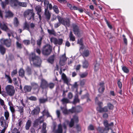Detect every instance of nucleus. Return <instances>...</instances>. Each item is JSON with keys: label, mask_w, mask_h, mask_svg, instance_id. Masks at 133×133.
<instances>
[{"label": "nucleus", "mask_w": 133, "mask_h": 133, "mask_svg": "<svg viewBox=\"0 0 133 133\" xmlns=\"http://www.w3.org/2000/svg\"><path fill=\"white\" fill-rule=\"evenodd\" d=\"M57 18L59 22L55 24L54 26L55 28H57L61 24H62L65 26H69L70 23L69 19H64L59 16H58Z\"/></svg>", "instance_id": "nucleus-1"}, {"label": "nucleus", "mask_w": 133, "mask_h": 133, "mask_svg": "<svg viewBox=\"0 0 133 133\" xmlns=\"http://www.w3.org/2000/svg\"><path fill=\"white\" fill-rule=\"evenodd\" d=\"M30 62L32 63L36 66H39L41 64V61L38 57L35 56L34 53H32L30 55Z\"/></svg>", "instance_id": "nucleus-2"}, {"label": "nucleus", "mask_w": 133, "mask_h": 133, "mask_svg": "<svg viewBox=\"0 0 133 133\" xmlns=\"http://www.w3.org/2000/svg\"><path fill=\"white\" fill-rule=\"evenodd\" d=\"M95 102L99 106V107L97 108V111H99L100 112H106L108 111V109L107 107H105L103 108L101 107L103 104L102 103L98 101L97 97H96L95 98Z\"/></svg>", "instance_id": "nucleus-3"}, {"label": "nucleus", "mask_w": 133, "mask_h": 133, "mask_svg": "<svg viewBox=\"0 0 133 133\" xmlns=\"http://www.w3.org/2000/svg\"><path fill=\"white\" fill-rule=\"evenodd\" d=\"M34 14L32 10L28 9L25 11L24 13V16L25 17L28 18V19H30L33 18Z\"/></svg>", "instance_id": "nucleus-4"}, {"label": "nucleus", "mask_w": 133, "mask_h": 133, "mask_svg": "<svg viewBox=\"0 0 133 133\" xmlns=\"http://www.w3.org/2000/svg\"><path fill=\"white\" fill-rule=\"evenodd\" d=\"M6 92L8 95L12 96L14 94L15 90L14 87L12 85H7L5 88Z\"/></svg>", "instance_id": "nucleus-5"}, {"label": "nucleus", "mask_w": 133, "mask_h": 133, "mask_svg": "<svg viewBox=\"0 0 133 133\" xmlns=\"http://www.w3.org/2000/svg\"><path fill=\"white\" fill-rule=\"evenodd\" d=\"M52 47L49 45H47L43 48L42 52L44 55H48L50 54L51 51Z\"/></svg>", "instance_id": "nucleus-6"}, {"label": "nucleus", "mask_w": 133, "mask_h": 133, "mask_svg": "<svg viewBox=\"0 0 133 133\" xmlns=\"http://www.w3.org/2000/svg\"><path fill=\"white\" fill-rule=\"evenodd\" d=\"M51 43H54L55 45H61L62 44L63 40L61 38L58 39L55 37H52L50 39Z\"/></svg>", "instance_id": "nucleus-7"}, {"label": "nucleus", "mask_w": 133, "mask_h": 133, "mask_svg": "<svg viewBox=\"0 0 133 133\" xmlns=\"http://www.w3.org/2000/svg\"><path fill=\"white\" fill-rule=\"evenodd\" d=\"M73 31L75 34L78 37H79L82 33V31L79 30L78 27L76 25H73Z\"/></svg>", "instance_id": "nucleus-8"}, {"label": "nucleus", "mask_w": 133, "mask_h": 133, "mask_svg": "<svg viewBox=\"0 0 133 133\" xmlns=\"http://www.w3.org/2000/svg\"><path fill=\"white\" fill-rule=\"evenodd\" d=\"M7 120L4 119V117L2 116L0 118V122L1 125L3 128H7L8 126V122Z\"/></svg>", "instance_id": "nucleus-9"}, {"label": "nucleus", "mask_w": 133, "mask_h": 133, "mask_svg": "<svg viewBox=\"0 0 133 133\" xmlns=\"http://www.w3.org/2000/svg\"><path fill=\"white\" fill-rule=\"evenodd\" d=\"M0 28L3 30L8 32L9 31L8 27L7 24L6 23L2 22L0 23Z\"/></svg>", "instance_id": "nucleus-10"}, {"label": "nucleus", "mask_w": 133, "mask_h": 133, "mask_svg": "<svg viewBox=\"0 0 133 133\" xmlns=\"http://www.w3.org/2000/svg\"><path fill=\"white\" fill-rule=\"evenodd\" d=\"M44 119L43 116H41L35 120L34 123V126L36 127L43 122L44 121Z\"/></svg>", "instance_id": "nucleus-11"}, {"label": "nucleus", "mask_w": 133, "mask_h": 133, "mask_svg": "<svg viewBox=\"0 0 133 133\" xmlns=\"http://www.w3.org/2000/svg\"><path fill=\"white\" fill-rule=\"evenodd\" d=\"M44 7L46 9H48L49 8L50 10H51L52 8V6L51 4L49 3L48 0H44Z\"/></svg>", "instance_id": "nucleus-12"}, {"label": "nucleus", "mask_w": 133, "mask_h": 133, "mask_svg": "<svg viewBox=\"0 0 133 133\" xmlns=\"http://www.w3.org/2000/svg\"><path fill=\"white\" fill-rule=\"evenodd\" d=\"M0 42L2 44L5 45L7 47H9L10 45L11 41L10 39H2L1 40Z\"/></svg>", "instance_id": "nucleus-13"}, {"label": "nucleus", "mask_w": 133, "mask_h": 133, "mask_svg": "<svg viewBox=\"0 0 133 133\" xmlns=\"http://www.w3.org/2000/svg\"><path fill=\"white\" fill-rule=\"evenodd\" d=\"M66 60L65 55L64 54L62 56L60 57L59 64L61 65H63L65 64V62Z\"/></svg>", "instance_id": "nucleus-14"}, {"label": "nucleus", "mask_w": 133, "mask_h": 133, "mask_svg": "<svg viewBox=\"0 0 133 133\" xmlns=\"http://www.w3.org/2000/svg\"><path fill=\"white\" fill-rule=\"evenodd\" d=\"M61 109L62 110L63 113L65 115H67L69 114L70 113H73L72 109L69 110H67L65 107H61Z\"/></svg>", "instance_id": "nucleus-15"}, {"label": "nucleus", "mask_w": 133, "mask_h": 133, "mask_svg": "<svg viewBox=\"0 0 133 133\" xmlns=\"http://www.w3.org/2000/svg\"><path fill=\"white\" fill-rule=\"evenodd\" d=\"M35 26V24L33 23H31L30 25V26L27 23H25L24 25V29L28 30L30 31V28L33 29Z\"/></svg>", "instance_id": "nucleus-16"}, {"label": "nucleus", "mask_w": 133, "mask_h": 133, "mask_svg": "<svg viewBox=\"0 0 133 133\" xmlns=\"http://www.w3.org/2000/svg\"><path fill=\"white\" fill-rule=\"evenodd\" d=\"M62 125L60 124L57 126V129H54L53 131L55 133H62Z\"/></svg>", "instance_id": "nucleus-17"}, {"label": "nucleus", "mask_w": 133, "mask_h": 133, "mask_svg": "<svg viewBox=\"0 0 133 133\" xmlns=\"http://www.w3.org/2000/svg\"><path fill=\"white\" fill-rule=\"evenodd\" d=\"M74 121L76 122H78V119L77 116H75L73 118L71 119L69 124V126L70 127H72L74 125Z\"/></svg>", "instance_id": "nucleus-18"}, {"label": "nucleus", "mask_w": 133, "mask_h": 133, "mask_svg": "<svg viewBox=\"0 0 133 133\" xmlns=\"http://www.w3.org/2000/svg\"><path fill=\"white\" fill-rule=\"evenodd\" d=\"M73 113L75 112L76 113L79 112L82 110V108L79 106H78L75 108L72 107V108Z\"/></svg>", "instance_id": "nucleus-19"}, {"label": "nucleus", "mask_w": 133, "mask_h": 133, "mask_svg": "<svg viewBox=\"0 0 133 133\" xmlns=\"http://www.w3.org/2000/svg\"><path fill=\"white\" fill-rule=\"evenodd\" d=\"M9 3L11 7L14 8H15L17 6V0H9Z\"/></svg>", "instance_id": "nucleus-20"}, {"label": "nucleus", "mask_w": 133, "mask_h": 133, "mask_svg": "<svg viewBox=\"0 0 133 133\" xmlns=\"http://www.w3.org/2000/svg\"><path fill=\"white\" fill-rule=\"evenodd\" d=\"M9 105L10 106V110L12 113V118L13 119L14 118H15V114H14V112H15V109L14 108V107L13 105L12 104V103L11 102H9Z\"/></svg>", "instance_id": "nucleus-21"}, {"label": "nucleus", "mask_w": 133, "mask_h": 133, "mask_svg": "<svg viewBox=\"0 0 133 133\" xmlns=\"http://www.w3.org/2000/svg\"><path fill=\"white\" fill-rule=\"evenodd\" d=\"M48 84L47 82L45 80L42 79L41 80V87L43 88H46L48 87Z\"/></svg>", "instance_id": "nucleus-22"}, {"label": "nucleus", "mask_w": 133, "mask_h": 133, "mask_svg": "<svg viewBox=\"0 0 133 133\" xmlns=\"http://www.w3.org/2000/svg\"><path fill=\"white\" fill-rule=\"evenodd\" d=\"M35 9L37 12V14L39 15V17L40 19L41 16L40 14L41 11V6L39 5L36 6L35 8Z\"/></svg>", "instance_id": "nucleus-23"}, {"label": "nucleus", "mask_w": 133, "mask_h": 133, "mask_svg": "<svg viewBox=\"0 0 133 133\" xmlns=\"http://www.w3.org/2000/svg\"><path fill=\"white\" fill-rule=\"evenodd\" d=\"M105 127V130H106V131H105V132L107 133L109 129V125L108 123V122L107 121L105 120L104 121L103 123Z\"/></svg>", "instance_id": "nucleus-24"}, {"label": "nucleus", "mask_w": 133, "mask_h": 133, "mask_svg": "<svg viewBox=\"0 0 133 133\" xmlns=\"http://www.w3.org/2000/svg\"><path fill=\"white\" fill-rule=\"evenodd\" d=\"M40 111V109L39 107H36L31 112V114L33 115H37L38 114Z\"/></svg>", "instance_id": "nucleus-25"}, {"label": "nucleus", "mask_w": 133, "mask_h": 133, "mask_svg": "<svg viewBox=\"0 0 133 133\" xmlns=\"http://www.w3.org/2000/svg\"><path fill=\"white\" fill-rule=\"evenodd\" d=\"M62 79L64 81V82L66 84L68 83L69 81V80H70V79H68L65 75L64 74H62Z\"/></svg>", "instance_id": "nucleus-26"}, {"label": "nucleus", "mask_w": 133, "mask_h": 133, "mask_svg": "<svg viewBox=\"0 0 133 133\" xmlns=\"http://www.w3.org/2000/svg\"><path fill=\"white\" fill-rule=\"evenodd\" d=\"M104 90V83L103 82L99 84V87L98 89L99 92L100 93L103 92Z\"/></svg>", "instance_id": "nucleus-27"}, {"label": "nucleus", "mask_w": 133, "mask_h": 133, "mask_svg": "<svg viewBox=\"0 0 133 133\" xmlns=\"http://www.w3.org/2000/svg\"><path fill=\"white\" fill-rule=\"evenodd\" d=\"M0 1L1 2V5L2 7L4 8L6 5L8 4L9 3V0H5L4 2L2 1V0H0Z\"/></svg>", "instance_id": "nucleus-28"}, {"label": "nucleus", "mask_w": 133, "mask_h": 133, "mask_svg": "<svg viewBox=\"0 0 133 133\" xmlns=\"http://www.w3.org/2000/svg\"><path fill=\"white\" fill-rule=\"evenodd\" d=\"M45 14L48 20H49L50 17V14L48 9L45 8Z\"/></svg>", "instance_id": "nucleus-29"}, {"label": "nucleus", "mask_w": 133, "mask_h": 133, "mask_svg": "<svg viewBox=\"0 0 133 133\" xmlns=\"http://www.w3.org/2000/svg\"><path fill=\"white\" fill-rule=\"evenodd\" d=\"M27 5V3L26 2H20L17 1V5L23 7H26Z\"/></svg>", "instance_id": "nucleus-30"}, {"label": "nucleus", "mask_w": 133, "mask_h": 133, "mask_svg": "<svg viewBox=\"0 0 133 133\" xmlns=\"http://www.w3.org/2000/svg\"><path fill=\"white\" fill-rule=\"evenodd\" d=\"M31 121L30 120H29L27 121L26 125H25V129L26 130H28L31 126Z\"/></svg>", "instance_id": "nucleus-31"}, {"label": "nucleus", "mask_w": 133, "mask_h": 133, "mask_svg": "<svg viewBox=\"0 0 133 133\" xmlns=\"http://www.w3.org/2000/svg\"><path fill=\"white\" fill-rule=\"evenodd\" d=\"M77 43L79 44L81 46L80 48V50L83 48L84 46L83 45V40L82 38L78 39L77 42Z\"/></svg>", "instance_id": "nucleus-32"}, {"label": "nucleus", "mask_w": 133, "mask_h": 133, "mask_svg": "<svg viewBox=\"0 0 133 133\" xmlns=\"http://www.w3.org/2000/svg\"><path fill=\"white\" fill-rule=\"evenodd\" d=\"M0 51L2 55H3L5 52V48L2 45H0Z\"/></svg>", "instance_id": "nucleus-33"}, {"label": "nucleus", "mask_w": 133, "mask_h": 133, "mask_svg": "<svg viewBox=\"0 0 133 133\" xmlns=\"http://www.w3.org/2000/svg\"><path fill=\"white\" fill-rule=\"evenodd\" d=\"M69 37L70 39V41H75V36H74L72 34V32L71 31H70L69 35Z\"/></svg>", "instance_id": "nucleus-34"}, {"label": "nucleus", "mask_w": 133, "mask_h": 133, "mask_svg": "<svg viewBox=\"0 0 133 133\" xmlns=\"http://www.w3.org/2000/svg\"><path fill=\"white\" fill-rule=\"evenodd\" d=\"M24 89L25 92H30L31 90V87L30 86H25L24 87Z\"/></svg>", "instance_id": "nucleus-35"}, {"label": "nucleus", "mask_w": 133, "mask_h": 133, "mask_svg": "<svg viewBox=\"0 0 133 133\" xmlns=\"http://www.w3.org/2000/svg\"><path fill=\"white\" fill-rule=\"evenodd\" d=\"M13 14L9 11L6 12L5 17H10L13 16Z\"/></svg>", "instance_id": "nucleus-36"}, {"label": "nucleus", "mask_w": 133, "mask_h": 133, "mask_svg": "<svg viewBox=\"0 0 133 133\" xmlns=\"http://www.w3.org/2000/svg\"><path fill=\"white\" fill-rule=\"evenodd\" d=\"M61 101L63 104H66L69 102V100L68 99L65 98H63Z\"/></svg>", "instance_id": "nucleus-37"}, {"label": "nucleus", "mask_w": 133, "mask_h": 133, "mask_svg": "<svg viewBox=\"0 0 133 133\" xmlns=\"http://www.w3.org/2000/svg\"><path fill=\"white\" fill-rule=\"evenodd\" d=\"M89 52L88 50H85L83 52V55L84 56L87 57L89 55Z\"/></svg>", "instance_id": "nucleus-38"}, {"label": "nucleus", "mask_w": 133, "mask_h": 133, "mask_svg": "<svg viewBox=\"0 0 133 133\" xmlns=\"http://www.w3.org/2000/svg\"><path fill=\"white\" fill-rule=\"evenodd\" d=\"M68 121H65L64 123L63 124V127L64 128V129L65 130V131L64 132V133H66V130L67 129V124H68Z\"/></svg>", "instance_id": "nucleus-39"}, {"label": "nucleus", "mask_w": 133, "mask_h": 133, "mask_svg": "<svg viewBox=\"0 0 133 133\" xmlns=\"http://www.w3.org/2000/svg\"><path fill=\"white\" fill-rule=\"evenodd\" d=\"M9 112L7 111L5 112L4 113V116L5 118V119L6 120H8L9 117Z\"/></svg>", "instance_id": "nucleus-40"}, {"label": "nucleus", "mask_w": 133, "mask_h": 133, "mask_svg": "<svg viewBox=\"0 0 133 133\" xmlns=\"http://www.w3.org/2000/svg\"><path fill=\"white\" fill-rule=\"evenodd\" d=\"M19 75L20 76L23 77L24 75V71L22 69H21L19 72Z\"/></svg>", "instance_id": "nucleus-41"}, {"label": "nucleus", "mask_w": 133, "mask_h": 133, "mask_svg": "<svg viewBox=\"0 0 133 133\" xmlns=\"http://www.w3.org/2000/svg\"><path fill=\"white\" fill-rule=\"evenodd\" d=\"M53 9L54 11L57 14H58L59 11L58 9L57 6L56 5H54L53 7Z\"/></svg>", "instance_id": "nucleus-42"}, {"label": "nucleus", "mask_w": 133, "mask_h": 133, "mask_svg": "<svg viewBox=\"0 0 133 133\" xmlns=\"http://www.w3.org/2000/svg\"><path fill=\"white\" fill-rule=\"evenodd\" d=\"M6 72H5V78L8 80L9 83H11L12 82V80L10 78V77L9 75H6Z\"/></svg>", "instance_id": "nucleus-43"}, {"label": "nucleus", "mask_w": 133, "mask_h": 133, "mask_svg": "<svg viewBox=\"0 0 133 133\" xmlns=\"http://www.w3.org/2000/svg\"><path fill=\"white\" fill-rule=\"evenodd\" d=\"M79 102V100L78 98V97L77 96V97L75 96V97L74 100L73 102V103L74 104H75L77 103H78Z\"/></svg>", "instance_id": "nucleus-44"}, {"label": "nucleus", "mask_w": 133, "mask_h": 133, "mask_svg": "<svg viewBox=\"0 0 133 133\" xmlns=\"http://www.w3.org/2000/svg\"><path fill=\"white\" fill-rule=\"evenodd\" d=\"M107 107L110 110H112L114 108L113 105L110 103H108L107 104Z\"/></svg>", "instance_id": "nucleus-45"}, {"label": "nucleus", "mask_w": 133, "mask_h": 133, "mask_svg": "<svg viewBox=\"0 0 133 133\" xmlns=\"http://www.w3.org/2000/svg\"><path fill=\"white\" fill-rule=\"evenodd\" d=\"M122 69L123 71L126 73H128L129 71L128 69L125 66H123L122 68Z\"/></svg>", "instance_id": "nucleus-46"}, {"label": "nucleus", "mask_w": 133, "mask_h": 133, "mask_svg": "<svg viewBox=\"0 0 133 133\" xmlns=\"http://www.w3.org/2000/svg\"><path fill=\"white\" fill-rule=\"evenodd\" d=\"M73 97L72 94L71 92H69L67 95V97L69 99H71Z\"/></svg>", "instance_id": "nucleus-47"}, {"label": "nucleus", "mask_w": 133, "mask_h": 133, "mask_svg": "<svg viewBox=\"0 0 133 133\" xmlns=\"http://www.w3.org/2000/svg\"><path fill=\"white\" fill-rule=\"evenodd\" d=\"M88 65V62L85 61L83 62V68H87Z\"/></svg>", "instance_id": "nucleus-48"}, {"label": "nucleus", "mask_w": 133, "mask_h": 133, "mask_svg": "<svg viewBox=\"0 0 133 133\" xmlns=\"http://www.w3.org/2000/svg\"><path fill=\"white\" fill-rule=\"evenodd\" d=\"M97 130L100 133H103L104 132V131L105 130V129L104 130L102 128L99 127L98 128ZM106 131V130H105Z\"/></svg>", "instance_id": "nucleus-49"}, {"label": "nucleus", "mask_w": 133, "mask_h": 133, "mask_svg": "<svg viewBox=\"0 0 133 133\" xmlns=\"http://www.w3.org/2000/svg\"><path fill=\"white\" fill-rule=\"evenodd\" d=\"M95 70L97 71L99 69V63H96L95 65Z\"/></svg>", "instance_id": "nucleus-50"}, {"label": "nucleus", "mask_w": 133, "mask_h": 133, "mask_svg": "<svg viewBox=\"0 0 133 133\" xmlns=\"http://www.w3.org/2000/svg\"><path fill=\"white\" fill-rule=\"evenodd\" d=\"M28 99L31 100L35 101L37 100L36 98L34 96H31L30 97L28 98Z\"/></svg>", "instance_id": "nucleus-51"}, {"label": "nucleus", "mask_w": 133, "mask_h": 133, "mask_svg": "<svg viewBox=\"0 0 133 133\" xmlns=\"http://www.w3.org/2000/svg\"><path fill=\"white\" fill-rule=\"evenodd\" d=\"M55 84L52 83H51L48 84V87H49L51 89L53 88L54 87Z\"/></svg>", "instance_id": "nucleus-52"}, {"label": "nucleus", "mask_w": 133, "mask_h": 133, "mask_svg": "<svg viewBox=\"0 0 133 133\" xmlns=\"http://www.w3.org/2000/svg\"><path fill=\"white\" fill-rule=\"evenodd\" d=\"M88 73L87 72H85L80 75V76L81 78H84L86 77Z\"/></svg>", "instance_id": "nucleus-53"}, {"label": "nucleus", "mask_w": 133, "mask_h": 133, "mask_svg": "<svg viewBox=\"0 0 133 133\" xmlns=\"http://www.w3.org/2000/svg\"><path fill=\"white\" fill-rule=\"evenodd\" d=\"M19 110L18 111L20 112L21 114V115L22 116V117H23V107H21L20 108H18Z\"/></svg>", "instance_id": "nucleus-54"}, {"label": "nucleus", "mask_w": 133, "mask_h": 133, "mask_svg": "<svg viewBox=\"0 0 133 133\" xmlns=\"http://www.w3.org/2000/svg\"><path fill=\"white\" fill-rule=\"evenodd\" d=\"M48 31L49 33L50 34H55L54 30L53 29L51 30L48 29Z\"/></svg>", "instance_id": "nucleus-55"}, {"label": "nucleus", "mask_w": 133, "mask_h": 133, "mask_svg": "<svg viewBox=\"0 0 133 133\" xmlns=\"http://www.w3.org/2000/svg\"><path fill=\"white\" fill-rule=\"evenodd\" d=\"M122 36L123 37V40L124 42V43L126 45H127V39L125 38V36L124 35H123Z\"/></svg>", "instance_id": "nucleus-56"}, {"label": "nucleus", "mask_w": 133, "mask_h": 133, "mask_svg": "<svg viewBox=\"0 0 133 133\" xmlns=\"http://www.w3.org/2000/svg\"><path fill=\"white\" fill-rule=\"evenodd\" d=\"M23 43L26 45H28L30 43V41L29 40H25L23 41Z\"/></svg>", "instance_id": "nucleus-57"}, {"label": "nucleus", "mask_w": 133, "mask_h": 133, "mask_svg": "<svg viewBox=\"0 0 133 133\" xmlns=\"http://www.w3.org/2000/svg\"><path fill=\"white\" fill-rule=\"evenodd\" d=\"M49 62L51 63H52L54 61V58L53 57H51L48 59Z\"/></svg>", "instance_id": "nucleus-58"}, {"label": "nucleus", "mask_w": 133, "mask_h": 133, "mask_svg": "<svg viewBox=\"0 0 133 133\" xmlns=\"http://www.w3.org/2000/svg\"><path fill=\"white\" fill-rule=\"evenodd\" d=\"M47 101V99H39V101L41 103H44Z\"/></svg>", "instance_id": "nucleus-59"}, {"label": "nucleus", "mask_w": 133, "mask_h": 133, "mask_svg": "<svg viewBox=\"0 0 133 133\" xmlns=\"http://www.w3.org/2000/svg\"><path fill=\"white\" fill-rule=\"evenodd\" d=\"M17 74V70H14L11 73V76H14L15 75H16V74Z\"/></svg>", "instance_id": "nucleus-60"}, {"label": "nucleus", "mask_w": 133, "mask_h": 133, "mask_svg": "<svg viewBox=\"0 0 133 133\" xmlns=\"http://www.w3.org/2000/svg\"><path fill=\"white\" fill-rule=\"evenodd\" d=\"M118 86L120 89H121L122 87V85L121 82L120 81H119L117 83Z\"/></svg>", "instance_id": "nucleus-61"}, {"label": "nucleus", "mask_w": 133, "mask_h": 133, "mask_svg": "<svg viewBox=\"0 0 133 133\" xmlns=\"http://www.w3.org/2000/svg\"><path fill=\"white\" fill-rule=\"evenodd\" d=\"M56 114L57 115V117L58 118H59L60 117V111L59 110H57L56 111Z\"/></svg>", "instance_id": "nucleus-62"}, {"label": "nucleus", "mask_w": 133, "mask_h": 133, "mask_svg": "<svg viewBox=\"0 0 133 133\" xmlns=\"http://www.w3.org/2000/svg\"><path fill=\"white\" fill-rule=\"evenodd\" d=\"M105 21L106 22L108 26V27L110 29H112V27L111 26L110 24L108 22L107 20L106 19H105Z\"/></svg>", "instance_id": "nucleus-63"}, {"label": "nucleus", "mask_w": 133, "mask_h": 133, "mask_svg": "<svg viewBox=\"0 0 133 133\" xmlns=\"http://www.w3.org/2000/svg\"><path fill=\"white\" fill-rule=\"evenodd\" d=\"M43 112V117L44 116H45V115H46L47 113H49L48 110L46 109H45L44 110Z\"/></svg>", "instance_id": "nucleus-64"}]
</instances>
